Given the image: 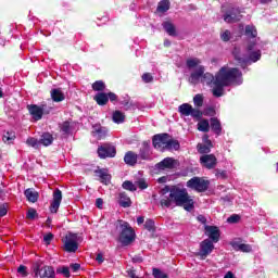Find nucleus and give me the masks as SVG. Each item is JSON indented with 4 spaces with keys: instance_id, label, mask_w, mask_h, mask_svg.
<instances>
[{
    "instance_id": "nucleus-1",
    "label": "nucleus",
    "mask_w": 278,
    "mask_h": 278,
    "mask_svg": "<svg viewBox=\"0 0 278 278\" xmlns=\"http://www.w3.org/2000/svg\"><path fill=\"white\" fill-rule=\"evenodd\" d=\"M160 203L162 207H170V205L175 203L177 207H184L186 212H192V210H194V200L190 198L186 189H181L177 186H173L169 197L162 198Z\"/></svg>"
},
{
    "instance_id": "nucleus-2",
    "label": "nucleus",
    "mask_w": 278,
    "mask_h": 278,
    "mask_svg": "<svg viewBox=\"0 0 278 278\" xmlns=\"http://www.w3.org/2000/svg\"><path fill=\"white\" fill-rule=\"evenodd\" d=\"M215 78L226 86H242L244 78L242 72L238 67L223 66L216 73Z\"/></svg>"
},
{
    "instance_id": "nucleus-3",
    "label": "nucleus",
    "mask_w": 278,
    "mask_h": 278,
    "mask_svg": "<svg viewBox=\"0 0 278 278\" xmlns=\"http://www.w3.org/2000/svg\"><path fill=\"white\" fill-rule=\"evenodd\" d=\"M115 227L119 231L118 240L123 247H129L136 240V230L132 229L128 222L118 219L115 223Z\"/></svg>"
},
{
    "instance_id": "nucleus-4",
    "label": "nucleus",
    "mask_w": 278,
    "mask_h": 278,
    "mask_svg": "<svg viewBox=\"0 0 278 278\" xmlns=\"http://www.w3.org/2000/svg\"><path fill=\"white\" fill-rule=\"evenodd\" d=\"M199 79H201L202 84L212 86V84L216 81V76L210 72L205 73V66L199 65L195 71L190 74L189 81L190 84H199Z\"/></svg>"
},
{
    "instance_id": "nucleus-5",
    "label": "nucleus",
    "mask_w": 278,
    "mask_h": 278,
    "mask_svg": "<svg viewBox=\"0 0 278 278\" xmlns=\"http://www.w3.org/2000/svg\"><path fill=\"white\" fill-rule=\"evenodd\" d=\"M35 277L39 278H55V269L53 266L42 265V263H35L33 266Z\"/></svg>"
},
{
    "instance_id": "nucleus-6",
    "label": "nucleus",
    "mask_w": 278,
    "mask_h": 278,
    "mask_svg": "<svg viewBox=\"0 0 278 278\" xmlns=\"http://www.w3.org/2000/svg\"><path fill=\"white\" fill-rule=\"evenodd\" d=\"M187 188L195 190V192H205L210 188V180L200 177H193L187 181Z\"/></svg>"
},
{
    "instance_id": "nucleus-7",
    "label": "nucleus",
    "mask_w": 278,
    "mask_h": 278,
    "mask_svg": "<svg viewBox=\"0 0 278 278\" xmlns=\"http://www.w3.org/2000/svg\"><path fill=\"white\" fill-rule=\"evenodd\" d=\"M64 244V251L66 253H76L77 249H79V243H77V235L73 232H68L64 239H62Z\"/></svg>"
},
{
    "instance_id": "nucleus-8",
    "label": "nucleus",
    "mask_w": 278,
    "mask_h": 278,
    "mask_svg": "<svg viewBox=\"0 0 278 278\" xmlns=\"http://www.w3.org/2000/svg\"><path fill=\"white\" fill-rule=\"evenodd\" d=\"M178 112L180 116H192V118H201L203 116V111L192 108L190 103L180 104Z\"/></svg>"
},
{
    "instance_id": "nucleus-9",
    "label": "nucleus",
    "mask_w": 278,
    "mask_h": 278,
    "mask_svg": "<svg viewBox=\"0 0 278 278\" xmlns=\"http://www.w3.org/2000/svg\"><path fill=\"white\" fill-rule=\"evenodd\" d=\"M97 153L100 160H106V157H116V147L112 146V143H104L98 147Z\"/></svg>"
},
{
    "instance_id": "nucleus-10",
    "label": "nucleus",
    "mask_w": 278,
    "mask_h": 278,
    "mask_svg": "<svg viewBox=\"0 0 278 278\" xmlns=\"http://www.w3.org/2000/svg\"><path fill=\"white\" fill-rule=\"evenodd\" d=\"M213 251H214V242L210 239H204L200 243V250L198 252V256L201 260H205L208 255H212Z\"/></svg>"
},
{
    "instance_id": "nucleus-11",
    "label": "nucleus",
    "mask_w": 278,
    "mask_h": 278,
    "mask_svg": "<svg viewBox=\"0 0 278 278\" xmlns=\"http://www.w3.org/2000/svg\"><path fill=\"white\" fill-rule=\"evenodd\" d=\"M169 138H170V135L166 132L154 135L152 138V144L154 149H161L162 151L166 150Z\"/></svg>"
},
{
    "instance_id": "nucleus-12",
    "label": "nucleus",
    "mask_w": 278,
    "mask_h": 278,
    "mask_svg": "<svg viewBox=\"0 0 278 278\" xmlns=\"http://www.w3.org/2000/svg\"><path fill=\"white\" fill-rule=\"evenodd\" d=\"M200 164L201 166H203V168L212 170L213 168H216V164H218V159H216V155L214 154H204L200 156Z\"/></svg>"
},
{
    "instance_id": "nucleus-13",
    "label": "nucleus",
    "mask_w": 278,
    "mask_h": 278,
    "mask_svg": "<svg viewBox=\"0 0 278 278\" xmlns=\"http://www.w3.org/2000/svg\"><path fill=\"white\" fill-rule=\"evenodd\" d=\"M47 108V105L42 104L40 106H38V104H28L27 105V110L30 114V116H33L34 121H42V116L45 115V109Z\"/></svg>"
},
{
    "instance_id": "nucleus-14",
    "label": "nucleus",
    "mask_w": 278,
    "mask_h": 278,
    "mask_svg": "<svg viewBox=\"0 0 278 278\" xmlns=\"http://www.w3.org/2000/svg\"><path fill=\"white\" fill-rule=\"evenodd\" d=\"M204 230H205V236H207L211 242L216 243L220 240V229L218 228V226L205 225Z\"/></svg>"
},
{
    "instance_id": "nucleus-15",
    "label": "nucleus",
    "mask_w": 278,
    "mask_h": 278,
    "mask_svg": "<svg viewBox=\"0 0 278 278\" xmlns=\"http://www.w3.org/2000/svg\"><path fill=\"white\" fill-rule=\"evenodd\" d=\"M94 177L99 178L100 184H103L104 186H110L112 184V175H110V172L108 168H98L94 169Z\"/></svg>"
},
{
    "instance_id": "nucleus-16",
    "label": "nucleus",
    "mask_w": 278,
    "mask_h": 278,
    "mask_svg": "<svg viewBox=\"0 0 278 278\" xmlns=\"http://www.w3.org/2000/svg\"><path fill=\"white\" fill-rule=\"evenodd\" d=\"M242 14L240 13V9L232 8L226 12L224 15L225 23H238L241 21Z\"/></svg>"
},
{
    "instance_id": "nucleus-17",
    "label": "nucleus",
    "mask_w": 278,
    "mask_h": 278,
    "mask_svg": "<svg viewBox=\"0 0 278 278\" xmlns=\"http://www.w3.org/2000/svg\"><path fill=\"white\" fill-rule=\"evenodd\" d=\"M61 203H62V190L55 189L53 191V200L50 204L51 214H58Z\"/></svg>"
},
{
    "instance_id": "nucleus-18",
    "label": "nucleus",
    "mask_w": 278,
    "mask_h": 278,
    "mask_svg": "<svg viewBox=\"0 0 278 278\" xmlns=\"http://www.w3.org/2000/svg\"><path fill=\"white\" fill-rule=\"evenodd\" d=\"M91 135L93 138H97V140H105V138H108V127L101 126V124H94Z\"/></svg>"
},
{
    "instance_id": "nucleus-19",
    "label": "nucleus",
    "mask_w": 278,
    "mask_h": 278,
    "mask_svg": "<svg viewBox=\"0 0 278 278\" xmlns=\"http://www.w3.org/2000/svg\"><path fill=\"white\" fill-rule=\"evenodd\" d=\"M175 162L176 161L173 157H165L163 161L156 164V168L159 170H173V168H175Z\"/></svg>"
},
{
    "instance_id": "nucleus-20",
    "label": "nucleus",
    "mask_w": 278,
    "mask_h": 278,
    "mask_svg": "<svg viewBox=\"0 0 278 278\" xmlns=\"http://www.w3.org/2000/svg\"><path fill=\"white\" fill-rule=\"evenodd\" d=\"M214 88H213V97H223V94H225V88H227L228 86L225 85V83L218 80V78L215 77V81H214Z\"/></svg>"
},
{
    "instance_id": "nucleus-21",
    "label": "nucleus",
    "mask_w": 278,
    "mask_h": 278,
    "mask_svg": "<svg viewBox=\"0 0 278 278\" xmlns=\"http://www.w3.org/2000/svg\"><path fill=\"white\" fill-rule=\"evenodd\" d=\"M131 198L127 194V192L123 191L118 193V205L121 207H131Z\"/></svg>"
},
{
    "instance_id": "nucleus-22",
    "label": "nucleus",
    "mask_w": 278,
    "mask_h": 278,
    "mask_svg": "<svg viewBox=\"0 0 278 278\" xmlns=\"http://www.w3.org/2000/svg\"><path fill=\"white\" fill-rule=\"evenodd\" d=\"M213 148H214V144L212 143V141H207V143L205 144L203 143L197 144L198 153H200L201 155H210V153H212Z\"/></svg>"
},
{
    "instance_id": "nucleus-23",
    "label": "nucleus",
    "mask_w": 278,
    "mask_h": 278,
    "mask_svg": "<svg viewBox=\"0 0 278 278\" xmlns=\"http://www.w3.org/2000/svg\"><path fill=\"white\" fill-rule=\"evenodd\" d=\"M124 162L128 166H136V164H138V154H136V152L134 151L126 152L124 156Z\"/></svg>"
},
{
    "instance_id": "nucleus-24",
    "label": "nucleus",
    "mask_w": 278,
    "mask_h": 278,
    "mask_svg": "<svg viewBox=\"0 0 278 278\" xmlns=\"http://www.w3.org/2000/svg\"><path fill=\"white\" fill-rule=\"evenodd\" d=\"M211 129L216 136H220L223 134V126L220 125V121L217 117H212L211 119Z\"/></svg>"
},
{
    "instance_id": "nucleus-25",
    "label": "nucleus",
    "mask_w": 278,
    "mask_h": 278,
    "mask_svg": "<svg viewBox=\"0 0 278 278\" xmlns=\"http://www.w3.org/2000/svg\"><path fill=\"white\" fill-rule=\"evenodd\" d=\"M150 151H151V147L149 146V141H143L142 147L140 148V151H139V157L141 160H149Z\"/></svg>"
},
{
    "instance_id": "nucleus-26",
    "label": "nucleus",
    "mask_w": 278,
    "mask_h": 278,
    "mask_svg": "<svg viewBox=\"0 0 278 278\" xmlns=\"http://www.w3.org/2000/svg\"><path fill=\"white\" fill-rule=\"evenodd\" d=\"M39 144L51 147L53 144V135L51 132H43L39 139Z\"/></svg>"
},
{
    "instance_id": "nucleus-27",
    "label": "nucleus",
    "mask_w": 278,
    "mask_h": 278,
    "mask_svg": "<svg viewBox=\"0 0 278 278\" xmlns=\"http://www.w3.org/2000/svg\"><path fill=\"white\" fill-rule=\"evenodd\" d=\"M24 194H25L27 201H29V203H36L38 201L39 194L33 188L26 189L24 191Z\"/></svg>"
},
{
    "instance_id": "nucleus-28",
    "label": "nucleus",
    "mask_w": 278,
    "mask_h": 278,
    "mask_svg": "<svg viewBox=\"0 0 278 278\" xmlns=\"http://www.w3.org/2000/svg\"><path fill=\"white\" fill-rule=\"evenodd\" d=\"M163 29L166 31V34H168V36H177V28L175 27V24H173L172 22L167 21V22H163Z\"/></svg>"
},
{
    "instance_id": "nucleus-29",
    "label": "nucleus",
    "mask_w": 278,
    "mask_h": 278,
    "mask_svg": "<svg viewBox=\"0 0 278 278\" xmlns=\"http://www.w3.org/2000/svg\"><path fill=\"white\" fill-rule=\"evenodd\" d=\"M170 10V0H161L157 4L156 12L164 14Z\"/></svg>"
},
{
    "instance_id": "nucleus-30",
    "label": "nucleus",
    "mask_w": 278,
    "mask_h": 278,
    "mask_svg": "<svg viewBox=\"0 0 278 278\" xmlns=\"http://www.w3.org/2000/svg\"><path fill=\"white\" fill-rule=\"evenodd\" d=\"M51 99L55 103H61V101H64V99H66V98L64 97V92H62L60 89H52L51 90Z\"/></svg>"
},
{
    "instance_id": "nucleus-31",
    "label": "nucleus",
    "mask_w": 278,
    "mask_h": 278,
    "mask_svg": "<svg viewBox=\"0 0 278 278\" xmlns=\"http://www.w3.org/2000/svg\"><path fill=\"white\" fill-rule=\"evenodd\" d=\"M93 100L96 101V103H98L99 105H108V93L105 92H98L94 97Z\"/></svg>"
},
{
    "instance_id": "nucleus-32",
    "label": "nucleus",
    "mask_w": 278,
    "mask_h": 278,
    "mask_svg": "<svg viewBox=\"0 0 278 278\" xmlns=\"http://www.w3.org/2000/svg\"><path fill=\"white\" fill-rule=\"evenodd\" d=\"M231 245L235 249V251H241L242 253H251V251H252L251 245H249L247 243L233 242Z\"/></svg>"
},
{
    "instance_id": "nucleus-33",
    "label": "nucleus",
    "mask_w": 278,
    "mask_h": 278,
    "mask_svg": "<svg viewBox=\"0 0 278 278\" xmlns=\"http://www.w3.org/2000/svg\"><path fill=\"white\" fill-rule=\"evenodd\" d=\"M92 90H94V92H103L106 88L105 83L103 80H96L92 85H91Z\"/></svg>"
},
{
    "instance_id": "nucleus-34",
    "label": "nucleus",
    "mask_w": 278,
    "mask_h": 278,
    "mask_svg": "<svg viewBox=\"0 0 278 278\" xmlns=\"http://www.w3.org/2000/svg\"><path fill=\"white\" fill-rule=\"evenodd\" d=\"M113 122H115L117 125H121V123H125V113L121 111L113 112Z\"/></svg>"
},
{
    "instance_id": "nucleus-35",
    "label": "nucleus",
    "mask_w": 278,
    "mask_h": 278,
    "mask_svg": "<svg viewBox=\"0 0 278 278\" xmlns=\"http://www.w3.org/2000/svg\"><path fill=\"white\" fill-rule=\"evenodd\" d=\"M3 142H8V144H12L14 140H16V132L7 131L2 137Z\"/></svg>"
},
{
    "instance_id": "nucleus-36",
    "label": "nucleus",
    "mask_w": 278,
    "mask_h": 278,
    "mask_svg": "<svg viewBox=\"0 0 278 278\" xmlns=\"http://www.w3.org/2000/svg\"><path fill=\"white\" fill-rule=\"evenodd\" d=\"M245 36H248V38H257V28L253 25H247Z\"/></svg>"
},
{
    "instance_id": "nucleus-37",
    "label": "nucleus",
    "mask_w": 278,
    "mask_h": 278,
    "mask_svg": "<svg viewBox=\"0 0 278 278\" xmlns=\"http://www.w3.org/2000/svg\"><path fill=\"white\" fill-rule=\"evenodd\" d=\"M198 130L207 134L210 131V121L202 119L198 123Z\"/></svg>"
},
{
    "instance_id": "nucleus-38",
    "label": "nucleus",
    "mask_w": 278,
    "mask_h": 278,
    "mask_svg": "<svg viewBox=\"0 0 278 278\" xmlns=\"http://www.w3.org/2000/svg\"><path fill=\"white\" fill-rule=\"evenodd\" d=\"M122 188L124 190H128L129 192H136V190H138V188L136 187V185L131 180L124 181L122 184Z\"/></svg>"
},
{
    "instance_id": "nucleus-39",
    "label": "nucleus",
    "mask_w": 278,
    "mask_h": 278,
    "mask_svg": "<svg viewBox=\"0 0 278 278\" xmlns=\"http://www.w3.org/2000/svg\"><path fill=\"white\" fill-rule=\"evenodd\" d=\"M235 60L238 63L239 66H241L243 70L249 66V59L242 58L239 54H235Z\"/></svg>"
},
{
    "instance_id": "nucleus-40",
    "label": "nucleus",
    "mask_w": 278,
    "mask_h": 278,
    "mask_svg": "<svg viewBox=\"0 0 278 278\" xmlns=\"http://www.w3.org/2000/svg\"><path fill=\"white\" fill-rule=\"evenodd\" d=\"M181 148V144L179 143L178 140L175 139H168L167 141V150L174 149V151H179V149Z\"/></svg>"
},
{
    "instance_id": "nucleus-41",
    "label": "nucleus",
    "mask_w": 278,
    "mask_h": 278,
    "mask_svg": "<svg viewBox=\"0 0 278 278\" xmlns=\"http://www.w3.org/2000/svg\"><path fill=\"white\" fill-rule=\"evenodd\" d=\"M60 131H62V134H64L65 136H68V134H71V122L65 121L60 124Z\"/></svg>"
},
{
    "instance_id": "nucleus-42",
    "label": "nucleus",
    "mask_w": 278,
    "mask_h": 278,
    "mask_svg": "<svg viewBox=\"0 0 278 278\" xmlns=\"http://www.w3.org/2000/svg\"><path fill=\"white\" fill-rule=\"evenodd\" d=\"M152 275L154 278H168V274L162 271V269L157 267L152 268Z\"/></svg>"
},
{
    "instance_id": "nucleus-43",
    "label": "nucleus",
    "mask_w": 278,
    "mask_h": 278,
    "mask_svg": "<svg viewBox=\"0 0 278 278\" xmlns=\"http://www.w3.org/2000/svg\"><path fill=\"white\" fill-rule=\"evenodd\" d=\"M186 64H187V67L189 68H197V66L199 67V64H201V60L198 58L188 59Z\"/></svg>"
},
{
    "instance_id": "nucleus-44",
    "label": "nucleus",
    "mask_w": 278,
    "mask_h": 278,
    "mask_svg": "<svg viewBox=\"0 0 278 278\" xmlns=\"http://www.w3.org/2000/svg\"><path fill=\"white\" fill-rule=\"evenodd\" d=\"M143 227L147 231L155 232V222L153 219H147Z\"/></svg>"
},
{
    "instance_id": "nucleus-45",
    "label": "nucleus",
    "mask_w": 278,
    "mask_h": 278,
    "mask_svg": "<svg viewBox=\"0 0 278 278\" xmlns=\"http://www.w3.org/2000/svg\"><path fill=\"white\" fill-rule=\"evenodd\" d=\"M249 62H258V60H262V52L260 51H253L249 55Z\"/></svg>"
},
{
    "instance_id": "nucleus-46",
    "label": "nucleus",
    "mask_w": 278,
    "mask_h": 278,
    "mask_svg": "<svg viewBox=\"0 0 278 278\" xmlns=\"http://www.w3.org/2000/svg\"><path fill=\"white\" fill-rule=\"evenodd\" d=\"M122 104L124 105L126 111L127 110H136V108H138V104H136L131 100H124V101H122Z\"/></svg>"
},
{
    "instance_id": "nucleus-47",
    "label": "nucleus",
    "mask_w": 278,
    "mask_h": 278,
    "mask_svg": "<svg viewBox=\"0 0 278 278\" xmlns=\"http://www.w3.org/2000/svg\"><path fill=\"white\" fill-rule=\"evenodd\" d=\"M26 218L28 220H34L35 218H38V211H36V208L34 207L28 208L26 213Z\"/></svg>"
},
{
    "instance_id": "nucleus-48",
    "label": "nucleus",
    "mask_w": 278,
    "mask_h": 278,
    "mask_svg": "<svg viewBox=\"0 0 278 278\" xmlns=\"http://www.w3.org/2000/svg\"><path fill=\"white\" fill-rule=\"evenodd\" d=\"M195 108H203V94L198 93L193 97Z\"/></svg>"
},
{
    "instance_id": "nucleus-49",
    "label": "nucleus",
    "mask_w": 278,
    "mask_h": 278,
    "mask_svg": "<svg viewBox=\"0 0 278 278\" xmlns=\"http://www.w3.org/2000/svg\"><path fill=\"white\" fill-rule=\"evenodd\" d=\"M56 273H58V275H63L66 278L71 277V269H68V267H66V266L56 268Z\"/></svg>"
},
{
    "instance_id": "nucleus-50",
    "label": "nucleus",
    "mask_w": 278,
    "mask_h": 278,
    "mask_svg": "<svg viewBox=\"0 0 278 278\" xmlns=\"http://www.w3.org/2000/svg\"><path fill=\"white\" fill-rule=\"evenodd\" d=\"M202 116H216V109L214 106H207L203 110Z\"/></svg>"
},
{
    "instance_id": "nucleus-51",
    "label": "nucleus",
    "mask_w": 278,
    "mask_h": 278,
    "mask_svg": "<svg viewBox=\"0 0 278 278\" xmlns=\"http://www.w3.org/2000/svg\"><path fill=\"white\" fill-rule=\"evenodd\" d=\"M26 144H28V147H33V149H38V144H40V140L30 137L26 140Z\"/></svg>"
},
{
    "instance_id": "nucleus-52",
    "label": "nucleus",
    "mask_w": 278,
    "mask_h": 278,
    "mask_svg": "<svg viewBox=\"0 0 278 278\" xmlns=\"http://www.w3.org/2000/svg\"><path fill=\"white\" fill-rule=\"evenodd\" d=\"M240 215L232 214L227 218V223H230V225H236L237 223H240Z\"/></svg>"
},
{
    "instance_id": "nucleus-53",
    "label": "nucleus",
    "mask_w": 278,
    "mask_h": 278,
    "mask_svg": "<svg viewBox=\"0 0 278 278\" xmlns=\"http://www.w3.org/2000/svg\"><path fill=\"white\" fill-rule=\"evenodd\" d=\"M136 185L140 190H147V188H149V184H147V180H144V178L137 180Z\"/></svg>"
},
{
    "instance_id": "nucleus-54",
    "label": "nucleus",
    "mask_w": 278,
    "mask_h": 278,
    "mask_svg": "<svg viewBox=\"0 0 278 278\" xmlns=\"http://www.w3.org/2000/svg\"><path fill=\"white\" fill-rule=\"evenodd\" d=\"M215 176L217 179H227V170L215 169Z\"/></svg>"
},
{
    "instance_id": "nucleus-55",
    "label": "nucleus",
    "mask_w": 278,
    "mask_h": 278,
    "mask_svg": "<svg viewBox=\"0 0 278 278\" xmlns=\"http://www.w3.org/2000/svg\"><path fill=\"white\" fill-rule=\"evenodd\" d=\"M220 39L223 40V42H229V40H231V31L225 30V31L220 35Z\"/></svg>"
},
{
    "instance_id": "nucleus-56",
    "label": "nucleus",
    "mask_w": 278,
    "mask_h": 278,
    "mask_svg": "<svg viewBox=\"0 0 278 278\" xmlns=\"http://www.w3.org/2000/svg\"><path fill=\"white\" fill-rule=\"evenodd\" d=\"M142 81H144V84H151V81H153V75H151V73H144L141 76Z\"/></svg>"
},
{
    "instance_id": "nucleus-57",
    "label": "nucleus",
    "mask_w": 278,
    "mask_h": 278,
    "mask_svg": "<svg viewBox=\"0 0 278 278\" xmlns=\"http://www.w3.org/2000/svg\"><path fill=\"white\" fill-rule=\"evenodd\" d=\"M17 273L22 275V277H27V275H29V273H27V266L25 265H20L17 268Z\"/></svg>"
},
{
    "instance_id": "nucleus-58",
    "label": "nucleus",
    "mask_w": 278,
    "mask_h": 278,
    "mask_svg": "<svg viewBox=\"0 0 278 278\" xmlns=\"http://www.w3.org/2000/svg\"><path fill=\"white\" fill-rule=\"evenodd\" d=\"M8 203L0 204V217L7 216Z\"/></svg>"
},
{
    "instance_id": "nucleus-59",
    "label": "nucleus",
    "mask_w": 278,
    "mask_h": 278,
    "mask_svg": "<svg viewBox=\"0 0 278 278\" xmlns=\"http://www.w3.org/2000/svg\"><path fill=\"white\" fill-rule=\"evenodd\" d=\"M132 264H142L144 262V258L140 255H135L131 257Z\"/></svg>"
},
{
    "instance_id": "nucleus-60",
    "label": "nucleus",
    "mask_w": 278,
    "mask_h": 278,
    "mask_svg": "<svg viewBox=\"0 0 278 278\" xmlns=\"http://www.w3.org/2000/svg\"><path fill=\"white\" fill-rule=\"evenodd\" d=\"M106 97L112 103H114V101H118V96L112 91L106 93Z\"/></svg>"
},
{
    "instance_id": "nucleus-61",
    "label": "nucleus",
    "mask_w": 278,
    "mask_h": 278,
    "mask_svg": "<svg viewBox=\"0 0 278 278\" xmlns=\"http://www.w3.org/2000/svg\"><path fill=\"white\" fill-rule=\"evenodd\" d=\"M53 240V233L49 232L43 237V242H46V244H51V241Z\"/></svg>"
},
{
    "instance_id": "nucleus-62",
    "label": "nucleus",
    "mask_w": 278,
    "mask_h": 278,
    "mask_svg": "<svg viewBox=\"0 0 278 278\" xmlns=\"http://www.w3.org/2000/svg\"><path fill=\"white\" fill-rule=\"evenodd\" d=\"M173 190V187H168V186H165L163 189H161L160 191V194H162V197H164V194H170V191Z\"/></svg>"
},
{
    "instance_id": "nucleus-63",
    "label": "nucleus",
    "mask_w": 278,
    "mask_h": 278,
    "mask_svg": "<svg viewBox=\"0 0 278 278\" xmlns=\"http://www.w3.org/2000/svg\"><path fill=\"white\" fill-rule=\"evenodd\" d=\"M96 262H98V264H103V262H105V258L103 257V253L97 254Z\"/></svg>"
},
{
    "instance_id": "nucleus-64",
    "label": "nucleus",
    "mask_w": 278,
    "mask_h": 278,
    "mask_svg": "<svg viewBox=\"0 0 278 278\" xmlns=\"http://www.w3.org/2000/svg\"><path fill=\"white\" fill-rule=\"evenodd\" d=\"M127 274L130 278H138V276H136V269L131 268L127 270Z\"/></svg>"
}]
</instances>
